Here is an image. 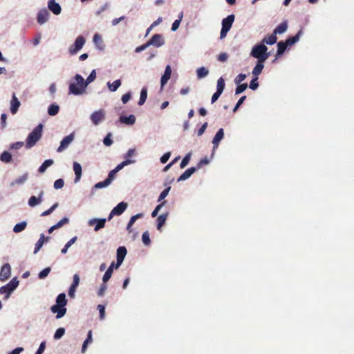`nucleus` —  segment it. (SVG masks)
<instances>
[{
  "label": "nucleus",
  "mask_w": 354,
  "mask_h": 354,
  "mask_svg": "<svg viewBox=\"0 0 354 354\" xmlns=\"http://www.w3.org/2000/svg\"><path fill=\"white\" fill-rule=\"evenodd\" d=\"M127 249L124 246H120L117 250V263L115 265V268H119V266L123 262L124 257L127 254Z\"/></svg>",
  "instance_id": "12"
},
{
  "label": "nucleus",
  "mask_w": 354,
  "mask_h": 354,
  "mask_svg": "<svg viewBox=\"0 0 354 354\" xmlns=\"http://www.w3.org/2000/svg\"><path fill=\"white\" fill-rule=\"evenodd\" d=\"M0 160L3 162H10L12 160V155L8 151H3L0 156Z\"/></svg>",
  "instance_id": "36"
},
{
  "label": "nucleus",
  "mask_w": 354,
  "mask_h": 354,
  "mask_svg": "<svg viewBox=\"0 0 354 354\" xmlns=\"http://www.w3.org/2000/svg\"><path fill=\"white\" fill-rule=\"evenodd\" d=\"M135 160H125L119 165L116 166V167L114 169L115 171L118 173L120 170H121L124 167L134 163Z\"/></svg>",
  "instance_id": "38"
},
{
  "label": "nucleus",
  "mask_w": 354,
  "mask_h": 354,
  "mask_svg": "<svg viewBox=\"0 0 354 354\" xmlns=\"http://www.w3.org/2000/svg\"><path fill=\"white\" fill-rule=\"evenodd\" d=\"M127 207V203L125 202H120L118 203L111 212L109 215L108 220L110 221L113 216H119L122 214Z\"/></svg>",
  "instance_id": "7"
},
{
  "label": "nucleus",
  "mask_w": 354,
  "mask_h": 354,
  "mask_svg": "<svg viewBox=\"0 0 354 354\" xmlns=\"http://www.w3.org/2000/svg\"><path fill=\"white\" fill-rule=\"evenodd\" d=\"M48 11L46 9H43L38 12L37 20L39 24H44L48 21Z\"/></svg>",
  "instance_id": "15"
},
{
  "label": "nucleus",
  "mask_w": 354,
  "mask_h": 354,
  "mask_svg": "<svg viewBox=\"0 0 354 354\" xmlns=\"http://www.w3.org/2000/svg\"><path fill=\"white\" fill-rule=\"evenodd\" d=\"M11 274V267L9 263H5L0 271V281H5L10 278Z\"/></svg>",
  "instance_id": "10"
},
{
  "label": "nucleus",
  "mask_w": 354,
  "mask_h": 354,
  "mask_svg": "<svg viewBox=\"0 0 354 354\" xmlns=\"http://www.w3.org/2000/svg\"><path fill=\"white\" fill-rule=\"evenodd\" d=\"M264 62H265L257 61L256 66H254V68L252 70L253 76L258 77L259 75H260L261 73V72L264 68Z\"/></svg>",
  "instance_id": "22"
},
{
  "label": "nucleus",
  "mask_w": 354,
  "mask_h": 354,
  "mask_svg": "<svg viewBox=\"0 0 354 354\" xmlns=\"http://www.w3.org/2000/svg\"><path fill=\"white\" fill-rule=\"evenodd\" d=\"M12 292V290H11V289L7 286V284L0 288V294L6 295L5 297L6 299H8L9 297Z\"/></svg>",
  "instance_id": "42"
},
{
  "label": "nucleus",
  "mask_w": 354,
  "mask_h": 354,
  "mask_svg": "<svg viewBox=\"0 0 354 354\" xmlns=\"http://www.w3.org/2000/svg\"><path fill=\"white\" fill-rule=\"evenodd\" d=\"M143 214L142 213H138L133 216L131 217L129 221V223L127 226V230L131 233L132 232V230H131V227L132 225L134 224V223L136 222V221L138 218H141L143 217Z\"/></svg>",
  "instance_id": "23"
},
{
  "label": "nucleus",
  "mask_w": 354,
  "mask_h": 354,
  "mask_svg": "<svg viewBox=\"0 0 354 354\" xmlns=\"http://www.w3.org/2000/svg\"><path fill=\"white\" fill-rule=\"evenodd\" d=\"M27 226V223L26 221H22L16 224L13 227V231L15 233H19L24 230Z\"/></svg>",
  "instance_id": "33"
},
{
  "label": "nucleus",
  "mask_w": 354,
  "mask_h": 354,
  "mask_svg": "<svg viewBox=\"0 0 354 354\" xmlns=\"http://www.w3.org/2000/svg\"><path fill=\"white\" fill-rule=\"evenodd\" d=\"M28 173L24 174L20 177L16 178L14 181L11 183V186H14L15 185H21L24 184L28 179Z\"/></svg>",
  "instance_id": "31"
},
{
  "label": "nucleus",
  "mask_w": 354,
  "mask_h": 354,
  "mask_svg": "<svg viewBox=\"0 0 354 354\" xmlns=\"http://www.w3.org/2000/svg\"><path fill=\"white\" fill-rule=\"evenodd\" d=\"M250 56L257 59V61L266 62L270 57V53H268V48L265 44H259L252 48Z\"/></svg>",
  "instance_id": "2"
},
{
  "label": "nucleus",
  "mask_w": 354,
  "mask_h": 354,
  "mask_svg": "<svg viewBox=\"0 0 354 354\" xmlns=\"http://www.w3.org/2000/svg\"><path fill=\"white\" fill-rule=\"evenodd\" d=\"M147 97V88L146 87H143L140 92V100L138 102V104L140 106L144 104Z\"/></svg>",
  "instance_id": "35"
},
{
  "label": "nucleus",
  "mask_w": 354,
  "mask_h": 354,
  "mask_svg": "<svg viewBox=\"0 0 354 354\" xmlns=\"http://www.w3.org/2000/svg\"><path fill=\"white\" fill-rule=\"evenodd\" d=\"M171 189V187L168 186L166 189H165L160 194L158 201L160 202L162 201L169 194V191Z\"/></svg>",
  "instance_id": "49"
},
{
  "label": "nucleus",
  "mask_w": 354,
  "mask_h": 354,
  "mask_svg": "<svg viewBox=\"0 0 354 354\" xmlns=\"http://www.w3.org/2000/svg\"><path fill=\"white\" fill-rule=\"evenodd\" d=\"M20 104V102L16 97L15 93H13L10 101V111L12 114H15L17 112Z\"/></svg>",
  "instance_id": "17"
},
{
  "label": "nucleus",
  "mask_w": 354,
  "mask_h": 354,
  "mask_svg": "<svg viewBox=\"0 0 354 354\" xmlns=\"http://www.w3.org/2000/svg\"><path fill=\"white\" fill-rule=\"evenodd\" d=\"M168 215H169V213L167 212V213L160 214L157 218V229L158 230H160L161 227L165 225Z\"/></svg>",
  "instance_id": "24"
},
{
  "label": "nucleus",
  "mask_w": 354,
  "mask_h": 354,
  "mask_svg": "<svg viewBox=\"0 0 354 354\" xmlns=\"http://www.w3.org/2000/svg\"><path fill=\"white\" fill-rule=\"evenodd\" d=\"M97 308L100 311V317L101 319H103L105 316V308L102 305H98Z\"/></svg>",
  "instance_id": "61"
},
{
  "label": "nucleus",
  "mask_w": 354,
  "mask_h": 354,
  "mask_svg": "<svg viewBox=\"0 0 354 354\" xmlns=\"http://www.w3.org/2000/svg\"><path fill=\"white\" fill-rule=\"evenodd\" d=\"M105 118V113L104 110L101 109L93 112L91 115V120L93 124L97 125Z\"/></svg>",
  "instance_id": "9"
},
{
  "label": "nucleus",
  "mask_w": 354,
  "mask_h": 354,
  "mask_svg": "<svg viewBox=\"0 0 354 354\" xmlns=\"http://www.w3.org/2000/svg\"><path fill=\"white\" fill-rule=\"evenodd\" d=\"M68 222H69V219L66 217H64L61 221H59L57 223H56L55 225L58 229V228L62 227L64 225L68 223Z\"/></svg>",
  "instance_id": "58"
},
{
  "label": "nucleus",
  "mask_w": 354,
  "mask_h": 354,
  "mask_svg": "<svg viewBox=\"0 0 354 354\" xmlns=\"http://www.w3.org/2000/svg\"><path fill=\"white\" fill-rule=\"evenodd\" d=\"M112 274H113L112 268H109L103 276V278H102L103 282L104 283L107 282L111 277Z\"/></svg>",
  "instance_id": "44"
},
{
  "label": "nucleus",
  "mask_w": 354,
  "mask_h": 354,
  "mask_svg": "<svg viewBox=\"0 0 354 354\" xmlns=\"http://www.w3.org/2000/svg\"><path fill=\"white\" fill-rule=\"evenodd\" d=\"M111 133H109L107 136L104 138L103 143L106 146H111L113 143V140L111 138Z\"/></svg>",
  "instance_id": "56"
},
{
  "label": "nucleus",
  "mask_w": 354,
  "mask_h": 354,
  "mask_svg": "<svg viewBox=\"0 0 354 354\" xmlns=\"http://www.w3.org/2000/svg\"><path fill=\"white\" fill-rule=\"evenodd\" d=\"M95 78H96L95 71L93 70L91 71V73H90V75H88V77H87V79L86 80V81H84V84H86V86H87L88 84H90L91 82L94 81Z\"/></svg>",
  "instance_id": "51"
},
{
  "label": "nucleus",
  "mask_w": 354,
  "mask_h": 354,
  "mask_svg": "<svg viewBox=\"0 0 354 354\" xmlns=\"http://www.w3.org/2000/svg\"><path fill=\"white\" fill-rule=\"evenodd\" d=\"M44 194L43 192H41L39 197H36L35 196H32L28 200V205L30 207H35L39 204H40L42 201V196Z\"/></svg>",
  "instance_id": "19"
},
{
  "label": "nucleus",
  "mask_w": 354,
  "mask_h": 354,
  "mask_svg": "<svg viewBox=\"0 0 354 354\" xmlns=\"http://www.w3.org/2000/svg\"><path fill=\"white\" fill-rule=\"evenodd\" d=\"M59 204L57 203H55L51 207H50L48 209L43 212L41 214V216H46L49 214H50L56 207H57Z\"/></svg>",
  "instance_id": "52"
},
{
  "label": "nucleus",
  "mask_w": 354,
  "mask_h": 354,
  "mask_svg": "<svg viewBox=\"0 0 354 354\" xmlns=\"http://www.w3.org/2000/svg\"><path fill=\"white\" fill-rule=\"evenodd\" d=\"M50 272V268L48 267V268H44L43 270H41L39 273V278L44 279L45 277H46L48 275Z\"/></svg>",
  "instance_id": "53"
},
{
  "label": "nucleus",
  "mask_w": 354,
  "mask_h": 354,
  "mask_svg": "<svg viewBox=\"0 0 354 354\" xmlns=\"http://www.w3.org/2000/svg\"><path fill=\"white\" fill-rule=\"evenodd\" d=\"M170 156H171V153L170 152H167L165 153L161 158H160V162L162 163H166L169 158H170Z\"/></svg>",
  "instance_id": "62"
},
{
  "label": "nucleus",
  "mask_w": 354,
  "mask_h": 354,
  "mask_svg": "<svg viewBox=\"0 0 354 354\" xmlns=\"http://www.w3.org/2000/svg\"><path fill=\"white\" fill-rule=\"evenodd\" d=\"M235 16L234 15H228L222 20V28L220 33V38L224 39L230 31L234 21Z\"/></svg>",
  "instance_id": "5"
},
{
  "label": "nucleus",
  "mask_w": 354,
  "mask_h": 354,
  "mask_svg": "<svg viewBox=\"0 0 354 354\" xmlns=\"http://www.w3.org/2000/svg\"><path fill=\"white\" fill-rule=\"evenodd\" d=\"M277 35H275L274 32H272V35H270L269 36H266L262 39L261 44L272 45L277 42Z\"/></svg>",
  "instance_id": "20"
},
{
  "label": "nucleus",
  "mask_w": 354,
  "mask_h": 354,
  "mask_svg": "<svg viewBox=\"0 0 354 354\" xmlns=\"http://www.w3.org/2000/svg\"><path fill=\"white\" fill-rule=\"evenodd\" d=\"M48 8L56 15H59L62 11L61 6L55 1V0H49L48 2Z\"/></svg>",
  "instance_id": "14"
},
{
  "label": "nucleus",
  "mask_w": 354,
  "mask_h": 354,
  "mask_svg": "<svg viewBox=\"0 0 354 354\" xmlns=\"http://www.w3.org/2000/svg\"><path fill=\"white\" fill-rule=\"evenodd\" d=\"M197 77L201 79L206 77L208 75V70L205 67H201L197 69Z\"/></svg>",
  "instance_id": "41"
},
{
  "label": "nucleus",
  "mask_w": 354,
  "mask_h": 354,
  "mask_svg": "<svg viewBox=\"0 0 354 354\" xmlns=\"http://www.w3.org/2000/svg\"><path fill=\"white\" fill-rule=\"evenodd\" d=\"M190 153L186 155L181 161L180 168L185 167L190 160Z\"/></svg>",
  "instance_id": "55"
},
{
  "label": "nucleus",
  "mask_w": 354,
  "mask_h": 354,
  "mask_svg": "<svg viewBox=\"0 0 354 354\" xmlns=\"http://www.w3.org/2000/svg\"><path fill=\"white\" fill-rule=\"evenodd\" d=\"M64 182L62 178L57 179L54 183V188L56 189H61L64 187Z\"/></svg>",
  "instance_id": "54"
},
{
  "label": "nucleus",
  "mask_w": 354,
  "mask_h": 354,
  "mask_svg": "<svg viewBox=\"0 0 354 354\" xmlns=\"http://www.w3.org/2000/svg\"><path fill=\"white\" fill-rule=\"evenodd\" d=\"M59 110V106L57 104H53L49 106V107L48 109V113L50 115L54 116L58 113Z\"/></svg>",
  "instance_id": "37"
},
{
  "label": "nucleus",
  "mask_w": 354,
  "mask_h": 354,
  "mask_svg": "<svg viewBox=\"0 0 354 354\" xmlns=\"http://www.w3.org/2000/svg\"><path fill=\"white\" fill-rule=\"evenodd\" d=\"M136 154V149H130L128 150L127 153L125 154V159L126 160H131L130 158L135 156Z\"/></svg>",
  "instance_id": "60"
},
{
  "label": "nucleus",
  "mask_w": 354,
  "mask_h": 354,
  "mask_svg": "<svg viewBox=\"0 0 354 354\" xmlns=\"http://www.w3.org/2000/svg\"><path fill=\"white\" fill-rule=\"evenodd\" d=\"M67 304V299L66 295L61 293L58 295L56 298V304L51 306L50 310L53 313H57L56 318L60 319L64 317L66 313V306Z\"/></svg>",
  "instance_id": "1"
},
{
  "label": "nucleus",
  "mask_w": 354,
  "mask_h": 354,
  "mask_svg": "<svg viewBox=\"0 0 354 354\" xmlns=\"http://www.w3.org/2000/svg\"><path fill=\"white\" fill-rule=\"evenodd\" d=\"M246 78V75L245 74L241 73L238 75L234 79V82L236 84H239Z\"/></svg>",
  "instance_id": "57"
},
{
  "label": "nucleus",
  "mask_w": 354,
  "mask_h": 354,
  "mask_svg": "<svg viewBox=\"0 0 354 354\" xmlns=\"http://www.w3.org/2000/svg\"><path fill=\"white\" fill-rule=\"evenodd\" d=\"M93 42L99 48H102L103 41H102L101 36L99 34L96 33L94 35Z\"/></svg>",
  "instance_id": "39"
},
{
  "label": "nucleus",
  "mask_w": 354,
  "mask_h": 354,
  "mask_svg": "<svg viewBox=\"0 0 354 354\" xmlns=\"http://www.w3.org/2000/svg\"><path fill=\"white\" fill-rule=\"evenodd\" d=\"M73 170L75 174V182L78 181L82 176V167L80 163L74 162Z\"/></svg>",
  "instance_id": "29"
},
{
  "label": "nucleus",
  "mask_w": 354,
  "mask_h": 354,
  "mask_svg": "<svg viewBox=\"0 0 354 354\" xmlns=\"http://www.w3.org/2000/svg\"><path fill=\"white\" fill-rule=\"evenodd\" d=\"M53 164V160L51 159L46 160L42 165L39 167L38 171L39 173H44L46 169Z\"/></svg>",
  "instance_id": "34"
},
{
  "label": "nucleus",
  "mask_w": 354,
  "mask_h": 354,
  "mask_svg": "<svg viewBox=\"0 0 354 354\" xmlns=\"http://www.w3.org/2000/svg\"><path fill=\"white\" fill-rule=\"evenodd\" d=\"M258 86H259L258 77L253 76V78L250 83L249 87L252 90H256L258 88Z\"/></svg>",
  "instance_id": "47"
},
{
  "label": "nucleus",
  "mask_w": 354,
  "mask_h": 354,
  "mask_svg": "<svg viewBox=\"0 0 354 354\" xmlns=\"http://www.w3.org/2000/svg\"><path fill=\"white\" fill-rule=\"evenodd\" d=\"M225 84L224 79L223 77H220L217 80L216 91L222 93L225 88Z\"/></svg>",
  "instance_id": "40"
},
{
  "label": "nucleus",
  "mask_w": 354,
  "mask_h": 354,
  "mask_svg": "<svg viewBox=\"0 0 354 354\" xmlns=\"http://www.w3.org/2000/svg\"><path fill=\"white\" fill-rule=\"evenodd\" d=\"M120 85H121L120 80H116L113 83H111V82L107 83L109 89L112 92L117 91V89L120 86Z\"/></svg>",
  "instance_id": "32"
},
{
  "label": "nucleus",
  "mask_w": 354,
  "mask_h": 354,
  "mask_svg": "<svg viewBox=\"0 0 354 354\" xmlns=\"http://www.w3.org/2000/svg\"><path fill=\"white\" fill-rule=\"evenodd\" d=\"M207 122H205V123H204V124L201 127V128L198 129V133H197V135H198V136H202V135L204 133V132H205V129H207Z\"/></svg>",
  "instance_id": "63"
},
{
  "label": "nucleus",
  "mask_w": 354,
  "mask_h": 354,
  "mask_svg": "<svg viewBox=\"0 0 354 354\" xmlns=\"http://www.w3.org/2000/svg\"><path fill=\"white\" fill-rule=\"evenodd\" d=\"M65 333V329L64 328H59L54 334V339H60Z\"/></svg>",
  "instance_id": "50"
},
{
  "label": "nucleus",
  "mask_w": 354,
  "mask_h": 354,
  "mask_svg": "<svg viewBox=\"0 0 354 354\" xmlns=\"http://www.w3.org/2000/svg\"><path fill=\"white\" fill-rule=\"evenodd\" d=\"M43 124H38L33 131L28 135L26 141L27 148H31L36 145L37 141L41 138Z\"/></svg>",
  "instance_id": "4"
},
{
  "label": "nucleus",
  "mask_w": 354,
  "mask_h": 354,
  "mask_svg": "<svg viewBox=\"0 0 354 354\" xmlns=\"http://www.w3.org/2000/svg\"><path fill=\"white\" fill-rule=\"evenodd\" d=\"M196 171L195 167H190L187 169L183 174H182L178 178V182L185 180L189 178Z\"/></svg>",
  "instance_id": "21"
},
{
  "label": "nucleus",
  "mask_w": 354,
  "mask_h": 354,
  "mask_svg": "<svg viewBox=\"0 0 354 354\" xmlns=\"http://www.w3.org/2000/svg\"><path fill=\"white\" fill-rule=\"evenodd\" d=\"M147 42L149 46L160 47L164 44V39L161 35L156 34Z\"/></svg>",
  "instance_id": "11"
},
{
  "label": "nucleus",
  "mask_w": 354,
  "mask_h": 354,
  "mask_svg": "<svg viewBox=\"0 0 354 354\" xmlns=\"http://www.w3.org/2000/svg\"><path fill=\"white\" fill-rule=\"evenodd\" d=\"M45 348H46V342H42L40 344L39 347L37 349L36 353L37 354H42L44 353Z\"/></svg>",
  "instance_id": "64"
},
{
  "label": "nucleus",
  "mask_w": 354,
  "mask_h": 354,
  "mask_svg": "<svg viewBox=\"0 0 354 354\" xmlns=\"http://www.w3.org/2000/svg\"><path fill=\"white\" fill-rule=\"evenodd\" d=\"M288 28V24L286 21H284L280 24L273 31V32L277 34H282L286 31Z\"/></svg>",
  "instance_id": "30"
},
{
  "label": "nucleus",
  "mask_w": 354,
  "mask_h": 354,
  "mask_svg": "<svg viewBox=\"0 0 354 354\" xmlns=\"http://www.w3.org/2000/svg\"><path fill=\"white\" fill-rule=\"evenodd\" d=\"M105 223H106L105 218H93L88 221V225L90 226H93V225H95V226L94 227V230L95 232H97L99 230H100L104 227Z\"/></svg>",
  "instance_id": "13"
},
{
  "label": "nucleus",
  "mask_w": 354,
  "mask_h": 354,
  "mask_svg": "<svg viewBox=\"0 0 354 354\" xmlns=\"http://www.w3.org/2000/svg\"><path fill=\"white\" fill-rule=\"evenodd\" d=\"M74 140V133H72L70 135L66 136L60 142L59 147L57 148V152H62L64 149H66L69 145L73 142Z\"/></svg>",
  "instance_id": "8"
},
{
  "label": "nucleus",
  "mask_w": 354,
  "mask_h": 354,
  "mask_svg": "<svg viewBox=\"0 0 354 354\" xmlns=\"http://www.w3.org/2000/svg\"><path fill=\"white\" fill-rule=\"evenodd\" d=\"M93 338H92V330H89L87 334V337L84 340L82 347V353H84L87 349V346L89 344L92 343Z\"/></svg>",
  "instance_id": "27"
},
{
  "label": "nucleus",
  "mask_w": 354,
  "mask_h": 354,
  "mask_svg": "<svg viewBox=\"0 0 354 354\" xmlns=\"http://www.w3.org/2000/svg\"><path fill=\"white\" fill-rule=\"evenodd\" d=\"M120 121L124 124L132 125L136 122V117L133 115H130L129 116H121L120 118Z\"/></svg>",
  "instance_id": "25"
},
{
  "label": "nucleus",
  "mask_w": 354,
  "mask_h": 354,
  "mask_svg": "<svg viewBox=\"0 0 354 354\" xmlns=\"http://www.w3.org/2000/svg\"><path fill=\"white\" fill-rule=\"evenodd\" d=\"M80 283V277L77 274H75L73 276V281L72 284L71 285L73 287L77 288Z\"/></svg>",
  "instance_id": "59"
},
{
  "label": "nucleus",
  "mask_w": 354,
  "mask_h": 354,
  "mask_svg": "<svg viewBox=\"0 0 354 354\" xmlns=\"http://www.w3.org/2000/svg\"><path fill=\"white\" fill-rule=\"evenodd\" d=\"M19 285V281L17 279V278H13L8 283H7V286L11 289V290H14L17 288V287Z\"/></svg>",
  "instance_id": "45"
},
{
  "label": "nucleus",
  "mask_w": 354,
  "mask_h": 354,
  "mask_svg": "<svg viewBox=\"0 0 354 354\" xmlns=\"http://www.w3.org/2000/svg\"><path fill=\"white\" fill-rule=\"evenodd\" d=\"M248 87V84L246 83L237 84V87L235 91V94L239 95L243 93Z\"/></svg>",
  "instance_id": "46"
},
{
  "label": "nucleus",
  "mask_w": 354,
  "mask_h": 354,
  "mask_svg": "<svg viewBox=\"0 0 354 354\" xmlns=\"http://www.w3.org/2000/svg\"><path fill=\"white\" fill-rule=\"evenodd\" d=\"M75 83L69 84V93L78 95L82 94L86 87L84 78L79 74L75 76Z\"/></svg>",
  "instance_id": "3"
},
{
  "label": "nucleus",
  "mask_w": 354,
  "mask_h": 354,
  "mask_svg": "<svg viewBox=\"0 0 354 354\" xmlns=\"http://www.w3.org/2000/svg\"><path fill=\"white\" fill-rule=\"evenodd\" d=\"M302 35V30H300L295 36L290 37L286 40V44L292 46L299 41L300 36Z\"/></svg>",
  "instance_id": "26"
},
{
  "label": "nucleus",
  "mask_w": 354,
  "mask_h": 354,
  "mask_svg": "<svg viewBox=\"0 0 354 354\" xmlns=\"http://www.w3.org/2000/svg\"><path fill=\"white\" fill-rule=\"evenodd\" d=\"M288 46L286 44V41H279L277 44V51L276 54V57H279L286 51L287 47Z\"/></svg>",
  "instance_id": "28"
},
{
  "label": "nucleus",
  "mask_w": 354,
  "mask_h": 354,
  "mask_svg": "<svg viewBox=\"0 0 354 354\" xmlns=\"http://www.w3.org/2000/svg\"><path fill=\"white\" fill-rule=\"evenodd\" d=\"M223 137H224V131H223V129L221 128V129H218V131H217V133H216L215 136L213 138L212 144L214 145V147H213L214 149H216L218 148L219 143H220L221 140L223 138Z\"/></svg>",
  "instance_id": "16"
},
{
  "label": "nucleus",
  "mask_w": 354,
  "mask_h": 354,
  "mask_svg": "<svg viewBox=\"0 0 354 354\" xmlns=\"http://www.w3.org/2000/svg\"><path fill=\"white\" fill-rule=\"evenodd\" d=\"M111 183L106 178L104 181L96 183L94 186L95 189H101L110 185Z\"/></svg>",
  "instance_id": "48"
},
{
  "label": "nucleus",
  "mask_w": 354,
  "mask_h": 354,
  "mask_svg": "<svg viewBox=\"0 0 354 354\" xmlns=\"http://www.w3.org/2000/svg\"><path fill=\"white\" fill-rule=\"evenodd\" d=\"M171 75V68L169 65H167L165 68L164 74L162 75L161 80H160V83H161L162 87L164 86L167 84L168 80L170 79Z\"/></svg>",
  "instance_id": "18"
},
{
  "label": "nucleus",
  "mask_w": 354,
  "mask_h": 354,
  "mask_svg": "<svg viewBox=\"0 0 354 354\" xmlns=\"http://www.w3.org/2000/svg\"><path fill=\"white\" fill-rule=\"evenodd\" d=\"M85 39L83 36L77 37L74 44L69 48V53L71 55L76 54L83 47Z\"/></svg>",
  "instance_id": "6"
},
{
  "label": "nucleus",
  "mask_w": 354,
  "mask_h": 354,
  "mask_svg": "<svg viewBox=\"0 0 354 354\" xmlns=\"http://www.w3.org/2000/svg\"><path fill=\"white\" fill-rule=\"evenodd\" d=\"M142 240L145 245H149L151 243V239L148 231L145 232L142 236Z\"/></svg>",
  "instance_id": "43"
}]
</instances>
